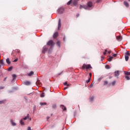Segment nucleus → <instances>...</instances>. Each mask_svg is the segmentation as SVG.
<instances>
[{
    "label": "nucleus",
    "instance_id": "obj_1",
    "mask_svg": "<svg viewBox=\"0 0 130 130\" xmlns=\"http://www.w3.org/2000/svg\"><path fill=\"white\" fill-rule=\"evenodd\" d=\"M47 45H48V46H50V49H52L53 46H54V43L53 42V41L50 40L47 43Z\"/></svg>",
    "mask_w": 130,
    "mask_h": 130
},
{
    "label": "nucleus",
    "instance_id": "obj_2",
    "mask_svg": "<svg viewBox=\"0 0 130 130\" xmlns=\"http://www.w3.org/2000/svg\"><path fill=\"white\" fill-rule=\"evenodd\" d=\"M82 69H86V70H88L89 69H92V67H91V65L90 64H84L82 66Z\"/></svg>",
    "mask_w": 130,
    "mask_h": 130
},
{
    "label": "nucleus",
    "instance_id": "obj_3",
    "mask_svg": "<svg viewBox=\"0 0 130 130\" xmlns=\"http://www.w3.org/2000/svg\"><path fill=\"white\" fill-rule=\"evenodd\" d=\"M128 56H130V53L127 52L125 53V59L126 61H128V58H129Z\"/></svg>",
    "mask_w": 130,
    "mask_h": 130
},
{
    "label": "nucleus",
    "instance_id": "obj_4",
    "mask_svg": "<svg viewBox=\"0 0 130 130\" xmlns=\"http://www.w3.org/2000/svg\"><path fill=\"white\" fill-rule=\"evenodd\" d=\"M64 10L63 9V8H60V9H59L58 10V13L59 14H62V13H63Z\"/></svg>",
    "mask_w": 130,
    "mask_h": 130
},
{
    "label": "nucleus",
    "instance_id": "obj_5",
    "mask_svg": "<svg viewBox=\"0 0 130 130\" xmlns=\"http://www.w3.org/2000/svg\"><path fill=\"white\" fill-rule=\"evenodd\" d=\"M61 27V23L60 21V19H59L58 24V30H59Z\"/></svg>",
    "mask_w": 130,
    "mask_h": 130
},
{
    "label": "nucleus",
    "instance_id": "obj_6",
    "mask_svg": "<svg viewBox=\"0 0 130 130\" xmlns=\"http://www.w3.org/2000/svg\"><path fill=\"white\" fill-rule=\"evenodd\" d=\"M116 39L118 41H121L122 40V37L121 36H117Z\"/></svg>",
    "mask_w": 130,
    "mask_h": 130
},
{
    "label": "nucleus",
    "instance_id": "obj_7",
    "mask_svg": "<svg viewBox=\"0 0 130 130\" xmlns=\"http://www.w3.org/2000/svg\"><path fill=\"white\" fill-rule=\"evenodd\" d=\"M58 36V32H56L54 34V35H53V38L54 39H56V38H57V37Z\"/></svg>",
    "mask_w": 130,
    "mask_h": 130
},
{
    "label": "nucleus",
    "instance_id": "obj_8",
    "mask_svg": "<svg viewBox=\"0 0 130 130\" xmlns=\"http://www.w3.org/2000/svg\"><path fill=\"white\" fill-rule=\"evenodd\" d=\"M92 6H93V3H92V2H88L87 3V6L91 8Z\"/></svg>",
    "mask_w": 130,
    "mask_h": 130
},
{
    "label": "nucleus",
    "instance_id": "obj_9",
    "mask_svg": "<svg viewBox=\"0 0 130 130\" xmlns=\"http://www.w3.org/2000/svg\"><path fill=\"white\" fill-rule=\"evenodd\" d=\"M30 84L31 82H30V81L24 82V85H26V86H30Z\"/></svg>",
    "mask_w": 130,
    "mask_h": 130
},
{
    "label": "nucleus",
    "instance_id": "obj_10",
    "mask_svg": "<svg viewBox=\"0 0 130 130\" xmlns=\"http://www.w3.org/2000/svg\"><path fill=\"white\" fill-rule=\"evenodd\" d=\"M60 107L61 108V109H62L63 111H66V110H67V108L64 107V105H61Z\"/></svg>",
    "mask_w": 130,
    "mask_h": 130
},
{
    "label": "nucleus",
    "instance_id": "obj_11",
    "mask_svg": "<svg viewBox=\"0 0 130 130\" xmlns=\"http://www.w3.org/2000/svg\"><path fill=\"white\" fill-rule=\"evenodd\" d=\"M119 76V71H117L115 72V77H118Z\"/></svg>",
    "mask_w": 130,
    "mask_h": 130
},
{
    "label": "nucleus",
    "instance_id": "obj_12",
    "mask_svg": "<svg viewBox=\"0 0 130 130\" xmlns=\"http://www.w3.org/2000/svg\"><path fill=\"white\" fill-rule=\"evenodd\" d=\"M77 4H78V1H77V0H74L73 2H72V5L73 6H77Z\"/></svg>",
    "mask_w": 130,
    "mask_h": 130
},
{
    "label": "nucleus",
    "instance_id": "obj_13",
    "mask_svg": "<svg viewBox=\"0 0 130 130\" xmlns=\"http://www.w3.org/2000/svg\"><path fill=\"white\" fill-rule=\"evenodd\" d=\"M124 5L126 8H128V7H129V5H128V3H127V2L125 1L124 2Z\"/></svg>",
    "mask_w": 130,
    "mask_h": 130
},
{
    "label": "nucleus",
    "instance_id": "obj_14",
    "mask_svg": "<svg viewBox=\"0 0 130 130\" xmlns=\"http://www.w3.org/2000/svg\"><path fill=\"white\" fill-rule=\"evenodd\" d=\"M11 123L12 124V125H13V126H15V125H16V123L14 122V120H13V119H11Z\"/></svg>",
    "mask_w": 130,
    "mask_h": 130
},
{
    "label": "nucleus",
    "instance_id": "obj_15",
    "mask_svg": "<svg viewBox=\"0 0 130 130\" xmlns=\"http://www.w3.org/2000/svg\"><path fill=\"white\" fill-rule=\"evenodd\" d=\"M6 62L8 64H11V61H10V58H8L6 59Z\"/></svg>",
    "mask_w": 130,
    "mask_h": 130
},
{
    "label": "nucleus",
    "instance_id": "obj_16",
    "mask_svg": "<svg viewBox=\"0 0 130 130\" xmlns=\"http://www.w3.org/2000/svg\"><path fill=\"white\" fill-rule=\"evenodd\" d=\"M32 75H34V72L33 71H31L28 75L29 77H31Z\"/></svg>",
    "mask_w": 130,
    "mask_h": 130
},
{
    "label": "nucleus",
    "instance_id": "obj_17",
    "mask_svg": "<svg viewBox=\"0 0 130 130\" xmlns=\"http://www.w3.org/2000/svg\"><path fill=\"white\" fill-rule=\"evenodd\" d=\"M12 77H13L12 81H14V80H16V78H17V75H16V74H13L12 75Z\"/></svg>",
    "mask_w": 130,
    "mask_h": 130
},
{
    "label": "nucleus",
    "instance_id": "obj_18",
    "mask_svg": "<svg viewBox=\"0 0 130 130\" xmlns=\"http://www.w3.org/2000/svg\"><path fill=\"white\" fill-rule=\"evenodd\" d=\"M45 51H47V48H44L43 50H42L43 53H45Z\"/></svg>",
    "mask_w": 130,
    "mask_h": 130
},
{
    "label": "nucleus",
    "instance_id": "obj_19",
    "mask_svg": "<svg viewBox=\"0 0 130 130\" xmlns=\"http://www.w3.org/2000/svg\"><path fill=\"white\" fill-rule=\"evenodd\" d=\"M57 45H58L59 48H60V42L59 41H58L57 42Z\"/></svg>",
    "mask_w": 130,
    "mask_h": 130
},
{
    "label": "nucleus",
    "instance_id": "obj_20",
    "mask_svg": "<svg viewBox=\"0 0 130 130\" xmlns=\"http://www.w3.org/2000/svg\"><path fill=\"white\" fill-rule=\"evenodd\" d=\"M113 59V57L110 56V58L108 59V61H111Z\"/></svg>",
    "mask_w": 130,
    "mask_h": 130
},
{
    "label": "nucleus",
    "instance_id": "obj_21",
    "mask_svg": "<svg viewBox=\"0 0 130 130\" xmlns=\"http://www.w3.org/2000/svg\"><path fill=\"white\" fill-rule=\"evenodd\" d=\"M40 104L41 106H43V105H47V103H40Z\"/></svg>",
    "mask_w": 130,
    "mask_h": 130
},
{
    "label": "nucleus",
    "instance_id": "obj_22",
    "mask_svg": "<svg viewBox=\"0 0 130 130\" xmlns=\"http://www.w3.org/2000/svg\"><path fill=\"white\" fill-rule=\"evenodd\" d=\"M20 124H21V125H25V123H24V122H23V119L20 120Z\"/></svg>",
    "mask_w": 130,
    "mask_h": 130
},
{
    "label": "nucleus",
    "instance_id": "obj_23",
    "mask_svg": "<svg viewBox=\"0 0 130 130\" xmlns=\"http://www.w3.org/2000/svg\"><path fill=\"white\" fill-rule=\"evenodd\" d=\"M124 74L126 76H129L130 75V72H125Z\"/></svg>",
    "mask_w": 130,
    "mask_h": 130
},
{
    "label": "nucleus",
    "instance_id": "obj_24",
    "mask_svg": "<svg viewBox=\"0 0 130 130\" xmlns=\"http://www.w3.org/2000/svg\"><path fill=\"white\" fill-rule=\"evenodd\" d=\"M90 81H91V77L88 78V79L86 81V83L88 84V83H90Z\"/></svg>",
    "mask_w": 130,
    "mask_h": 130
},
{
    "label": "nucleus",
    "instance_id": "obj_25",
    "mask_svg": "<svg viewBox=\"0 0 130 130\" xmlns=\"http://www.w3.org/2000/svg\"><path fill=\"white\" fill-rule=\"evenodd\" d=\"M106 85H108V81H105L104 83V86H106Z\"/></svg>",
    "mask_w": 130,
    "mask_h": 130
},
{
    "label": "nucleus",
    "instance_id": "obj_26",
    "mask_svg": "<svg viewBox=\"0 0 130 130\" xmlns=\"http://www.w3.org/2000/svg\"><path fill=\"white\" fill-rule=\"evenodd\" d=\"M116 84V81H114L111 83V84L112 85V86H115Z\"/></svg>",
    "mask_w": 130,
    "mask_h": 130
},
{
    "label": "nucleus",
    "instance_id": "obj_27",
    "mask_svg": "<svg viewBox=\"0 0 130 130\" xmlns=\"http://www.w3.org/2000/svg\"><path fill=\"white\" fill-rule=\"evenodd\" d=\"M27 118H29V114H27V116H26V117H25L23 118V119H24V120H26V119H27Z\"/></svg>",
    "mask_w": 130,
    "mask_h": 130
},
{
    "label": "nucleus",
    "instance_id": "obj_28",
    "mask_svg": "<svg viewBox=\"0 0 130 130\" xmlns=\"http://www.w3.org/2000/svg\"><path fill=\"white\" fill-rule=\"evenodd\" d=\"M125 78L127 80H130V78L128 76H125Z\"/></svg>",
    "mask_w": 130,
    "mask_h": 130
},
{
    "label": "nucleus",
    "instance_id": "obj_29",
    "mask_svg": "<svg viewBox=\"0 0 130 130\" xmlns=\"http://www.w3.org/2000/svg\"><path fill=\"white\" fill-rule=\"evenodd\" d=\"M72 0H70V1L67 3L68 6H70V5H71V4H72Z\"/></svg>",
    "mask_w": 130,
    "mask_h": 130
},
{
    "label": "nucleus",
    "instance_id": "obj_30",
    "mask_svg": "<svg viewBox=\"0 0 130 130\" xmlns=\"http://www.w3.org/2000/svg\"><path fill=\"white\" fill-rule=\"evenodd\" d=\"M52 108H53L54 109H55V108H56V104L53 105Z\"/></svg>",
    "mask_w": 130,
    "mask_h": 130
},
{
    "label": "nucleus",
    "instance_id": "obj_31",
    "mask_svg": "<svg viewBox=\"0 0 130 130\" xmlns=\"http://www.w3.org/2000/svg\"><path fill=\"white\" fill-rule=\"evenodd\" d=\"M13 70V67H11L8 69L9 72H11Z\"/></svg>",
    "mask_w": 130,
    "mask_h": 130
},
{
    "label": "nucleus",
    "instance_id": "obj_32",
    "mask_svg": "<svg viewBox=\"0 0 130 130\" xmlns=\"http://www.w3.org/2000/svg\"><path fill=\"white\" fill-rule=\"evenodd\" d=\"M84 8H85L84 5H80V9H84Z\"/></svg>",
    "mask_w": 130,
    "mask_h": 130
},
{
    "label": "nucleus",
    "instance_id": "obj_33",
    "mask_svg": "<svg viewBox=\"0 0 130 130\" xmlns=\"http://www.w3.org/2000/svg\"><path fill=\"white\" fill-rule=\"evenodd\" d=\"M94 100V96H91L90 98V101H93Z\"/></svg>",
    "mask_w": 130,
    "mask_h": 130
},
{
    "label": "nucleus",
    "instance_id": "obj_34",
    "mask_svg": "<svg viewBox=\"0 0 130 130\" xmlns=\"http://www.w3.org/2000/svg\"><path fill=\"white\" fill-rule=\"evenodd\" d=\"M105 68H106V69H107L108 70L110 69V67L109 66V65H106Z\"/></svg>",
    "mask_w": 130,
    "mask_h": 130
},
{
    "label": "nucleus",
    "instance_id": "obj_35",
    "mask_svg": "<svg viewBox=\"0 0 130 130\" xmlns=\"http://www.w3.org/2000/svg\"><path fill=\"white\" fill-rule=\"evenodd\" d=\"M0 63H1V64H4V60H1L0 61Z\"/></svg>",
    "mask_w": 130,
    "mask_h": 130
},
{
    "label": "nucleus",
    "instance_id": "obj_36",
    "mask_svg": "<svg viewBox=\"0 0 130 130\" xmlns=\"http://www.w3.org/2000/svg\"><path fill=\"white\" fill-rule=\"evenodd\" d=\"M107 52V50H105L103 53L104 55H105V54H106Z\"/></svg>",
    "mask_w": 130,
    "mask_h": 130
},
{
    "label": "nucleus",
    "instance_id": "obj_37",
    "mask_svg": "<svg viewBox=\"0 0 130 130\" xmlns=\"http://www.w3.org/2000/svg\"><path fill=\"white\" fill-rule=\"evenodd\" d=\"M41 97H42V98L44 97V92H43V93L41 94Z\"/></svg>",
    "mask_w": 130,
    "mask_h": 130
},
{
    "label": "nucleus",
    "instance_id": "obj_38",
    "mask_svg": "<svg viewBox=\"0 0 130 130\" xmlns=\"http://www.w3.org/2000/svg\"><path fill=\"white\" fill-rule=\"evenodd\" d=\"M17 61H18V58L13 60V62H17Z\"/></svg>",
    "mask_w": 130,
    "mask_h": 130
},
{
    "label": "nucleus",
    "instance_id": "obj_39",
    "mask_svg": "<svg viewBox=\"0 0 130 130\" xmlns=\"http://www.w3.org/2000/svg\"><path fill=\"white\" fill-rule=\"evenodd\" d=\"M113 56L114 57H116V56H117V54H114L113 55Z\"/></svg>",
    "mask_w": 130,
    "mask_h": 130
},
{
    "label": "nucleus",
    "instance_id": "obj_40",
    "mask_svg": "<svg viewBox=\"0 0 130 130\" xmlns=\"http://www.w3.org/2000/svg\"><path fill=\"white\" fill-rule=\"evenodd\" d=\"M63 85H64V86H67V85H68V82H66L65 83H63Z\"/></svg>",
    "mask_w": 130,
    "mask_h": 130
},
{
    "label": "nucleus",
    "instance_id": "obj_41",
    "mask_svg": "<svg viewBox=\"0 0 130 130\" xmlns=\"http://www.w3.org/2000/svg\"><path fill=\"white\" fill-rule=\"evenodd\" d=\"M102 0H97L96 3H101Z\"/></svg>",
    "mask_w": 130,
    "mask_h": 130
},
{
    "label": "nucleus",
    "instance_id": "obj_42",
    "mask_svg": "<svg viewBox=\"0 0 130 130\" xmlns=\"http://www.w3.org/2000/svg\"><path fill=\"white\" fill-rule=\"evenodd\" d=\"M16 51H17V53H20V50L17 49V50H16Z\"/></svg>",
    "mask_w": 130,
    "mask_h": 130
},
{
    "label": "nucleus",
    "instance_id": "obj_43",
    "mask_svg": "<svg viewBox=\"0 0 130 130\" xmlns=\"http://www.w3.org/2000/svg\"><path fill=\"white\" fill-rule=\"evenodd\" d=\"M93 83H91V84L90 85V88H92V87H93Z\"/></svg>",
    "mask_w": 130,
    "mask_h": 130
},
{
    "label": "nucleus",
    "instance_id": "obj_44",
    "mask_svg": "<svg viewBox=\"0 0 130 130\" xmlns=\"http://www.w3.org/2000/svg\"><path fill=\"white\" fill-rule=\"evenodd\" d=\"M63 39V41H66V36H64Z\"/></svg>",
    "mask_w": 130,
    "mask_h": 130
},
{
    "label": "nucleus",
    "instance_id": "obj_45",
    "mask_svg": "<svg viewBox=\"0 0 130 130\" xmlns=\"http://www.w3.org/2000/svg\"><path fill=\"white\" fill-rule=\"evenodd\" d=\"M89 76H90L89 78H90L91 79V77H92V73H89Z\"/></svg>",
    "mask_w": 130,
    "mask_h": 130
},
{
    "label": "nucleus",
    "instance_id": "obj_46",
    "mask_svg": "<svg viewBox=\"0 0 130 130\" xmlns=\"http://www.w3.org/2000/svg\"><path fill=\"white\" fill-rule=\"evenodd\" d=\"M4 103V101H0V105L3 104Z\"/></svg>",
    "mask_w": 130,
    "mask_h": 130
},
{
    "label": "nucleus",
    "instance_id": "obj_47",
    "mask_svg": "<svg viewBox=\"0 0 130 130\" xmlns=\"http://www.w3.org/2000/svg\"><path fill=\"white\" fill-rule=\"evenodd\" d=\"M27 130H32V129H31V127H28L27 128Z\"/></svg>",
    "mask_w": 130,
    "mask_h": 130
},
{
    "label": "nucleus",
    "instance_id": "obj_48",
    "mask_svg": "<svg viewBox=\"0 0 130 130\" xmlns=\"http://www.w3.org/2000/svg\"><path fill=\"white\" fill-rule=\"evenodd\" d=\"M111 53V51H109L108 52V53H109V54H110Z\"/></svg>",
    "mask_w": 130,
    "mask_h": 130
},
{
    "label": "nucleus",
    "instance_id": "obj_49",
    "mask_svg": "<svg viewBox=\"0 0 130 130\" xmlns=\"http://www.w3.org/2000/svg\"><path fill=\"white\" fill-rule=\"evenodd\" d=\"M67 89H68V87H65L64 88V90H67Z\"/></svg>",
    "mask_w": 130,
    "mask_h": 130
},
{
    "label": "nucleus",
    "instance_id": "obj_50",
    "mask_svg": "<svg viewBox=\"0 0 130 130\" xmlns=\"http://www.w3.org/2000/svg\"><path fill=\"white\" fill-rule=\"evenodd\" d=\"M69 86H70V84H67L68 87H69Z\"/></svg>",
    "mask_w": 130,
    "mask_h": 130
},
{
    "label": "nucleus",
    "instance_id": "obj_51",
    "mask_svg": "<svg viewBox=\"0 0 130 130\" xmlns=\"http://www.w3.org/2000/svg\"><path fill=\"white\" fill-rule=\"evenodd\" d=\"M77 17H79V14L77 15Z\"/></svg>",
    "mask_w": 130,
    "mask_h": 130
},
{
    "label": "nucleus",
    "instance_id": "obj_52",
    "mask_svg": "<svg viewBox=\"0 0 130 130\" xmlns=\"http://www.w3.org/2000/svg\"><path fill=\"white\" fill-rule=\"evenodd\" d=\"M31 120V118H29V120Z\"/></svg>",
    "mask_w": 130,
    "mask_h": 130
},
{
    "label": "nucleus",
    "instance_id": "obj_53",
    "mask_svg": "<svg viewBox=\"0 0 130 130\" xmlns=\"http://www.w3.org/2000/svg\"><path fill=\"white\" fill-rule=\"evenodd\" d=\"M47 119H49V117H48V118H47Z\"/></svg>",
    "mask_w": 130,
    "mask_h": 130
},
{
    "label": "nucleus",
    "instance_id": "obj_54",
    "mask_svg": "<svg viewBox=\"0 0 130 130\" xmlns=\"http://www.w3.org/2000/svg\"><path fill=\"white\" fill-rule=\"evenodd\" d=\"M128 1L130 3V0H128Z\"/></svg>",
    "mask_w": 130,
    "mask_h": 130
},
{
    "label": "nucleus",
    "instance_id": "obj_55",
    "mask_svg": "<svg viewBox=\"0 0 130 130\" xmlns=\"http://www.w3.org/2000/svg\"><path fill=\"white\" fill-rule=\"evenodd\" d=\"M7 78H5V80H6Z\"/></svg>",
    "mask_w": 130,
    "mask_h": 130
},
{
    "label": "nucleus",
    "instance_id": "obj_56",
    "mask_svg": "<svg viewBox=\"0 0 130 130\" xmlns=\"http://www.w3.org/2000/svg\"><path fill=\"white\" fill-rule=\"evenodd\" d=\"M78 1H80V0H78Z\"/></svg>",
    "mask_w": 130,
    "mask_h": 130
}]
</instances>
